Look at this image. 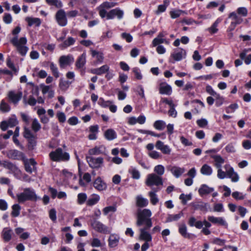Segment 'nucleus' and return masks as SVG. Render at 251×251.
<instances>
[{"instance_id":"21","label":"nucleus","mask_w":251,"mask_h":251,"mask_svg":"<svg viewBox=\"0 0 251 251\" xmlns=\"http://www.w3.org/2000/svg\"><path fill=\"white\" fill-rule=\"evenodd\" d=\"M93 186L95 188L100 191L104 190L107 188L106 184L100 177L94 181Z\"/></svg>"},{"instance_id":"42","label":"nucleus","mask_w":251,"mask_h":251,"mask_svg":"<svg viewBox=\"0 0 251 251\" xmlns=\"http://www.w3.org/2000/svg\"><path fill=\"white\" fill-rule=\"evenodd\" d=\"M133 179H138L140 177V173L139 171L135 168L131 167L128 170Z\"/></svg>"},{"instance_id":"52","label":"nucleus","mask_w":251,"mask_h":251,"mask_svg":"<svg viewBox=\"0 0 251 251\" xmlns=\"http://www.w3.org/2000/svg\"><path fill=\"white\" fill-rule=\"evenodd\" d=\"M87 195L85 193H79L77 195V202L79 204H82L85 202L87 199Z\"/></svg>"},{"instance_id":"3","label":"nucleus","mask_w":251,"mask_h":251,"mask_svg":"<svg viewBox=\"0 0 251 251\" xmlns=\"http://www.w3.org/2000/svg\"><path fill=\"white\" fill-rule=\"evenodd\" d=\"M10 42L16 47L18 52L22 55L25 56L28 50L26 46L27 40L25 37H21L19 39L15 36L10 40Z\"/></svg>"},{"instance_id":"63","label":"nucleus","mask_w":251,"mask_h":251,"mask_svg":"<svg viewBox=\"0 0 251 251\" xmlns=\"http://www.w3.org/2000/svg\"><path fill=\"white\" fill-rule=\"evenodd\" d=\"M149 155L152 158L157 159L161 157V155L159 152L155 151H152L149 153Z\"/></svg>"},{"instance_id":"23","label":"nucleus","mask_w":251,"mask_h":251,"mask_svg":"<svg viewBox=\"0 0 251 251\" xmlns=\"http://www.w3.org/2000/svg\"><path fill=\"white\" fill-rule=\"evenodd\" d=\"M104 137L108 141H112L115 139L117 137L116 132L112 128H109L105 130L104 133Z\"/></svg>"},{"instance_id":"4","label":"nucleus","mask_w":251,"mask_h":251,"mask_svg":"<svg viewBox=\"0 0 251 251\" xmlns=\"http://www.w3.org/2000/svg\"><path fill=\"white\" fill-rule=\"evenodd\" d=\"M145 184L149 187H152L153 185L158 186L163 185V181L161 176H158L154 173H151L147 176Z\"/></svg>"},{"instance_id":"20","label":"nucleus","mask_w":251,"mask_h":251,"mask_svg":"<svg viewBox=\"0 0 251 251\" xmlns=\"http://www.w3.org/2000/svg\"><path fill=\"white\" fill-rule=\"evenodd\" d=\"M2 165L4 168L9 170L15 174H19L20 173V170L16 166V165L11 162L4 161L2 163Z\"/></svg>"},{"instance_id":"33","label":"nucleus","mask_w":251,"mask_h":251,"mask_svg":"<svg viewBox=\"0 0 251 251\" xmlns=\"http://www.w3.org/2000/svg\"><path fill=\"white\" fill-rule=\"evenodd\" d=\"M66 77L69 80L64 82V88H67L75 80V74L73 72H69L67 73Z\"/></svg>"},{"instance_id":"5","label":"nucleus","mask_w":251,"mask_h":251,"mask_svg":"<svg viewBox=\"0 0 251 251\" xmlns=\"http://www.w3.org/2000/svg\"><path fill=\"white\" fill-rule=\"evenodd\" d=\"M86 160L89 166L92 168H99L101 167L103 163V158L101 157L95 158L87 156Z\"/></svg>"},{"instance_id":"11","label":"nucleus","mask_w":251,"mask_h":251,"mask_svg":"<svg viewBox=\"0 0 251 251\" xmlns=\"http://www.w3.org/2000/svg\"><path fill=\"white\" fill-rule=\"evenodd\" d=\"M186 55L185 50L182 48H178L175 50V51L171 54V57L175 61H179L181 60L183 58H185Z\"/></svg>"},{"instance_id":"7","label":"nucleus","mask_w":251,"mask_h":251,"mask_svg":"<svg viewBox=\"0 0 251 251\" xmlns=\"http://www.w3.org/2000/svg\"><path fill=\"white\" fill-rule=\"evenodd\" d=\"M224 168L226 170L227 177L230 178L231 181L233 182L238 181L239 176L238 174L234 171V169L231 167L230 165L226 164L224 166Z\"/></svg>"},{"instance_id":"49","label":"nucleus","mask_w":251,"mask_h":251,"mask_svg":"<svg viewBox=\"0 0 251 251\" xmlns=\"http://www.w3.org/2000/svg\"><path fill=\"white\" fill-rule=\"evenodd\" d=\"M31 127L32 130L35 132H37L41 129V125L37 119H34L33 120L31 125Z\"/></svg>"},{"instance_id":"15","label":"nucleus","mask_w":251,"mask_h":251,"mask_svg":"<svg viewBox=\"0 0 251 251\" xmlns=\"http://www.w3.org/2000/svg\"><path fill=\"white\" fill-rule=\"evenodd\" d=\"M13 235V230L9 227H4L1 231V237L5 242L10 241L12 238Z\"/></svg>"},{"instance_id":"60","label":"nucleus","mask_w":251,"mask_h":251,"mask_svg":"<svg viewBox=\"0 0 251 251\" xmlns=\"http://www.w3.org/2000/svg\"><path fill=\"white\" fill-rule=\"evenodd\" d=\"M217 171V176L220 179H224L227 177L226 172L222 170L221 168H218Z\"/></svg>"},{"instance_id":"8","label":"nucleus","mask_w":251,"mask_h":251,"mask_svg":"<svg viewBox=\"0 0 251 251\" xmlns=\"http://www.w3.org/2000/svg\"><path fill=\"white\" fill-rule=\"evenodd\" d=\"M124 14V11L119 8H116L109 11L107 14V19H113L117 17L119 20L123 18Z\"/></svg>"},{"instance_id":"16","label":"nucleus","mask_w":251,"mask_h":251,"mask_svg":"<svg viewBox=\"0 0 251 251\" xmlns=\"http://www.w3.org/2000/svg\"><path fill=\"white\" fill-rule=\"evenodd\" d=\"M7 156L9 158L14 160H20L24 158L23 152L17 150H12L7 152Z\"/></svg>"},{"instance_id":"2","label":"nucleus","mask_w":251,"mask_h":251,"mask_svg":"<svg viewBox=\"0 0 251 251\" xmlns=\"http://www.w3.org/2000/svg\"><path fill=\"white\" fill-rule=\"evenodd\" d=\"M16 197L19 203H24L27 201H36L40 199L34 190L31 188H25L23 192L17 194Z\"/></svg>"},{"instance_id":"32","label":"nucleus","mask_w":251,"mask_h":251,"mask_svg":"<svg viewBox=\"0 0 251 251\" xmlns=\"http://www.w3.org/2000/svg\"><path fill=\"white\" fill-rule=\"evenodd\" d=\"M184 214L182 211H180L177 214H169L166 218V222H172L174 221H177L183 217Z\"/></svg>"},{"instance_id":"28","label":"nucleus","mask_w":251,"mask_h":251,"mask_svg":"<svg viewBox=\"0 0 251 251\" xmlns=\"http://www.w3.org/2000/svg\"><path fill=\"white\" fill-rule=\"evenodd\" d=\"M91 52L92 57L96 58L98 63H101L103 62L104 56L102 52L93 50H91Z\"/></svg>"},{"instance_id":"25","label":"nucleus","mask_w":251,"mask_h":251,"mask_svg":"<svg viewBox=\"0 0 251 251\" xmlns=\"http://www.w3.org/2000/svg\"><path fill=\"white\" fill-rule=\"evenodd\" d=\"M104 147L102 146H96L89 150L88 153L91 155H97L102 154L104 151Z\"/></svg>"},{"instance_id":"29","label":"nucleus","mask_w":251,"mask_h":251,"mask_svg":"<svg viewBox=\"0 0 251 251\" xmlns=\"http://www.w3.org/2000/svg\"><path fill=\"white\" fill-rule=\"evenodd\" d=\"M214 190L213 188L209 187L205 184H202L199 190V194L202 196L211 193Z\"/></svg>"},{"instance_id":"6","label":"nucleus","mask_w":251,"mask_h":251,"mask_svg":"<svg viewBox=\"0 0 251 251\" xmlns=\"http://www.w3.org/2000/svg\"><path fill=\"white\" fill-rule=\"evenodd\" d=\"M228 18L232 20L229 25L230 30H234L237 25L241 24L243 22V19L235 12L230 13L228 15Z\"/></svg>"},{"instance_id":"31","label":"nucleus","mask_w":251,"mask_h":251,"mask_svg":"<svg viewBox=\"0 0 251 251\" xmlns=\"http://www.w3.org/2000/svg\"><path fill=\"white\" fill-rule=\"evenodd\" d=\"M215 162L214 165L217 168H222V164L225 162L224 159L220 155H211Z\"/></svg>"},{"instance_id":"26","label":"nucleus","mask_w":251,"mask_h":251,"mask_svg":"<svg viewBox=\"0 0 251 251\" xmlns=\"http://www.w3.org/2000/svg\"><path fill=\"white\" fill-rule=\"evenodd\" d=\"M86 54L85 52H83L80 56L78 57L75 63L76 68L81 69L84 66L86 63Z\"/></svg>"},{"instance_id":"34","label":"nucleus","mask_w":251,"mask_h":251,"mask_svg":"<svg viewBox=\"0 0 251 251\" xmlns=\"http://www.w3.org/2000/svg\"><path fill=\"white\" fill-rule=\"evenodd\" d=\"M25 20L27 22L28 25L30 26L33 25L39 26L41 23L40 19L38 18L27 17Z\"/></svg>"},{"instance_id":"53","label":"nucleus","mask_w":251,"mask_h":251,"mask_svg":"<svg viewBox=\"0 0 251 251\" xmlns=\"http://www.w3.org/2000/svg\"><path fill=\"white\" fill-rule=\"evenodd\" d=\"M74 61V58L72 55L64 56V65H70Z\"/></svg>"},{"instance_id":"41","label":"nucleus","mask_w":251,"mask_h":251,"mask_svg":"<svg viewBox=\"0 0 251 251\" xmlns=\"http://www.w3.org/2000/svg\"><path fill=\"white\" fill-rule=\"evenodd\" d=\"M166 126V123L162 120L156 121L153 124L154 127L159 130H163Z\"/></svg>"},{"instance_id":"1","label":"nucleus","mask_w":251,"mask_h":251,"mask_svg":"<svg viewBox=\"0 0 251 251\" xmlns=\"http://www.w3.org/2000/svg\"><path fill=\"white\" fill-rule=\"evenodd\" d=\"M151 214V211L149 209H139L137 211V226H140L143 224L145 225V227L139 229V239L145 242H151L152 240L151 234L147 231L152 226V222L150 218Z\"/></svg>"},{"instance_id":"12","label":"nucleus","mask_w":251,"mask_h":251,"mask_svg":"<svg viewBox=\"0 0 251 251\" xmlns=\"http://www.w3.org/2000/svg\"><path fill=\"white\" fill-rule=\"evenodd\" d=\"M76 178V175L74 172L64 169V182H65L71 185L74 183Z\"/></svg>"},{"instance_id":"54","label":"nucleus","mask_w":251,"mask_h":251,"mask_svg":"<svg viewBox=\"0 0 251 251\" xmlns=\"http://www.w3.org/2000/svg\"><path fill=\"white\" fill-rule=\"evenodd\" d=\"M99 104L102 107H107L112 103V102L110 100L105 101L104 99L102 98H100L99 102Z\"/></svg>"},{"instance_id":"50","label":"nucleus","mask_w":251,"mask_h":251,"mask_svg":"<svg viewBox=\"0 0 251 251\" xmlns=\"http://www.w3.org/2000/svg\"><path fill=\"white\" fill-rule=\"evenodd\" d=\"M7 122L9 126L10 127H14L18 124V121L15 115H13Z\"/></svg>"},{"instance_id":"56","label":"nucleus","mask_w":251,"mask_h":251,"mask_svg":"<svg viewBox=\"0 0 251 251\" xmlns=\"http://www.w3.org/2000/svg\"><path fill=\"white\" fill-rule=\"evenodd\" d=\"M238 105L236 103L231 104L226 108V112L227 113H233L237 109Z\"/></svg>"},{"instance_id":"58","label":"nucleus","mask_w":251,"mask_h":251,"mask_svg":"<svg viewBox=\"0 0 251 251\" xmlns=\"http://www.w3.org/2000/svg\"><path fill=\"white\" fill-rule=\"evenodd\" d=\"M164 41V39H161L156 37L152 40V46L154 47L160 45V44H163Z\"/></svg>"},{"instance_id":"14","label":"nucleus","mask_w":251,"mask_h":251,"mask_svg":"<svg viewBox=\"0 0 251 251\" xmlns=\"http://www.w3.org/2000/svg\"><path fill=\"white\" fill-rule=\"evenodd\" d=\"M49 156L53 161H60L63 160V151L61 148L56 149L55 151H51L49 154Z\"/></svg>"},{"instance_id":"55","label":"nucleus","mask_w":251,"mask_h":251,"mask_svg":"<svg viewBox=\"0 0 251 251\" xmlns=\"http://www.w3.org/2000/svg\"><path fill=\"white\" fill-rule=\"evenodd\" d=\"M50 69L53 75L56 78L59 77V74L57 67L53 63L50 64Z\"/></svg>"},{"instance_id":"45","label":"nucleus","mask_w":251,"mask_h":251,"mask_svg":"<svg viewBox=\"0 0 251 251\" xmlns=\"http://www.w3.org/2000/svg\"><path fill=\"white\" fill-rule=\"evenodd\" d=\"M46 2L50 6H54L57 8L62 6V2L60 0H46Z\"/></svg>"},{"instance_id":"18","label":"nucleus","mask_w":251,"mask_h":251,"mask_svg":"<svg viewBox=\"0 0 251 251\" xmlns=\"http://www.w3.org/2000/svg\"><path fill=\"white\" fill-rule=\"evenodd\" d=\"M159 188H152V191L148 193V196L150 199V201L153 205H156L159 202V199L156 193L160 190Z\"/></svg>"},{"instance_id":"27","label":"nucleus","mask_w":251,"mask_h":251,"mask_svg":"<svg viewBox=\"0 0 251 251\" xmlns=\"http://www.w3.org/2000/svg\"><path fill=\"white\" fill-rule=\"evenodd\" d=\"M109 69V67L108 65H104L100 68L92 70L91 72L93 74L101 75L105 73H107Z\"/></svg>"},{"instance_id":"10","label":"nucleus","mask_w":251,"mask_h":251,"mask_svg":"<svg viewBox=\"0 0 251 251\" xmlns=\"http://www.w3.org/2000/svg\"><path fill=\"white\" fill-rule=\"evenodd\" d=\"M23 96L22 92L21 91L16 92L14 91H10L7 94L9 100L14 104H17Z\"/></svg>"},{"instance_id":"43","label":"nucleus","mask_w":251,"mask_h":251,"mask_svg":"<svg viewBox=\"0 0 251 251\" xmlns=\"http://www.w3.org/2000/svg\"><path fill=\"white\" fill-rule=\"evenodd\" d=\"M154 172L158 176L162 177V176L164 174L165 168L162 165H158L154 167Z\"/></svg>"},{"instance_id":"62","label":"nucleus","mask_w":251,"mask_h":251,"mask_svg":"<svg viewBox=\"0 0 251 251\" xmlns=\"http://www.w3.org/2000/svg\"><path fill=\"white\" fill-rule=\"evenodd\" d=\"M75 42V40L73 37H69L67 40L64 41V48L73 45Z\"/></svg>"},{"instance_id":"38","label":"nucleus","mask_w":251,"mask_h":251,"mask_svg":"<svg viewBox=\"0 0 251 251\" xmlns=\"http://www.w3.org/2000/svg\"><path fill=\"white\" fill-rule=\"evenodd\" d=\"M21 207L19 204H14L12 206L11 215L13 217H17L19 216Z\"/></svg>"},{"instance_id":"13","label":"nucleus","mask_w":251,"mask_h":251,"mask_svg":"<svg viewBox=\"0 0 251 251\" xmlns=\"http://www.w3.org/2000/svg\"><path fill=\"white\" fill-rule=\"evenodd\" d=\"M91 225L93 228L98 232L103 233L108 232V227L98 221H94Z\"/></svg>"},{"instance_id":"19","label":"nucleus","mask_w":251,"mask_h":251,"mask_svg":"<svg viewBox=\"0 0 251 251\" xmlns=\"http://www.w3.org/2000/svg\"><path fill=\"white\" fill-rule=\"evenodd\" d=\"M208 220L210 222L214 224H218L219 225L227 226V224L223 217H215L213 216L208 217Z\"/></svg>"},{"instance_id":"17","label":"nucleus","mask_w":251,"mask_h":251,"mask_svg":"<svg viewBox=\"0 0 251 251\" xmlns=\"http://www.w3.org/2000/svg\"><path fill=\"white\" fill-rule=\"evenodd\" d=\"M159 91L162 95H171L172 93V87L166 83H161L159 85Z\"/></svg>"},{"instance_id":"46","label":"nucleus","mask_w":251,"mask_h":251,"mask_svg":"<svg viewBox=\"0 0 251 251\" xmlns=\"http://www.w3.org/2000/svg\"><path fill=\"white\" fill-rule=\"evenodd\" d=\"M55 19L58 24L61 25H63V10H59L55 15Z\"/></svg>"},{"instance_id":"59","label":"nucleus","mask_w":251,"mask_h":251,"mask_svg":"<svg viewBox=\"0 0 251 251\" xmlns=\"http://www.w3.org/2000/svg\"><path fill=\"white\" fill-rule=\"evenodd\" d=\"M225 150L228 153H234L236 151L235 146L233 143H229L226 146Z\"/></svg>"},{"instance_id":"40","label":"nucleus","mask_w":251,"mask_h":251,"mask_svg":"<svg viewBox=\"0 0 251 251\" xmlns=\"http://www.w3.org/2000/svg\"><path fill=\"white\" fill-rule=\"evenodd\" d=\"M208 206V204L207 203H204L202 202H200L198 203H195L193 204V207L195 210H200L204 211H207Z\"/></svg>"},{"instance_id":"64","label":"nucleus","mask_w":251,"mask_h":251,"mask_svg":"<svg viewBox=\"0 0 251 251\" xmlns=\"http://www.w3.org/2000/svg\"><path fill=\"white\" fill-rule=\"evenodd\" d=\"M236 13L238 15H241L243 17H246L248 14V10L245 7H239L237 9Z\"/></svg>"},{"instance_id":"35","label":"nucleus","mask_w":251,"mask_h":251,"mask_svg":"<svg viewBox=\"0 0 251 251\" xmlns=\"http://www.w3.org/2000/svg\"><path fill=\"white\" fill-rule=\"evenodd\" d=\"M201 173L205 176H210L213 172L212 168L207 164H204L201 169Z\"/></svg>"},{"instance_id":"61","label":"nucleus","mask_w":251,"mask_h":251,"mask_svg":"<svg viewBox=\"0 0 251 251\" xmlns=\"http://www.w3.org/2000/svg\"><path fill=\"white\" fill-rule=\"evenodd\" d=\"M214 211L217 212H221L224 211L223 205L222 203H216L213 207Z\"/></svg>"},{"instance_id":"37","label":"nucleus","mask_w":251,"mask_h":251,"mask_svg":"<svg viewBox=\"0 0 251 251\" xmlns=\"http://www.w3.org/2000/svg\"><path fill=\"white\" fill-rule=\"evenodd\" d=\"M119 237L115 235H111L109 238V246L110 247H116L119 242Z\"/></svg>"},{"instance_id":"9","label":"nucleus","mask_w":251,"mask_h":251,"mask_svg":"<svg viewBox=\"0 0 251 251\" xmlns=\"http://www.w3.org/2000/svg\"><path fill=\"white\" fill-rule=\"evenodd\" d=\"M36 162L33 158L24 160V165L25 171L30 174L36 171Z\"/></svg>"},{"instance_id":"47","label":"nucleus","mask_w":251,"mask_h":251,"mask_svg":"<svg viewBox=\"0 0 251 251\" xmlns=\"http://www.w3.org/2000/svg\"><path fill=\"white\" fill-rule=\"evenodd\" d=\"M10 110V107L4 100L0 103V110L2 112H7Z\"/></svg>"},{"instance_id":"57","label":"nucleus","mask_w":251,"mask_h":251,"mask_svg":"<svg viewBox=\"0 0 251 251\" xmlns=\"http://www.w3.org/2000/svg\"><path fill=\"white\" fill-rule=\"evenodd\" d=\"M91 246L92 247H100L102 246V243L98 238H93L91 242Z\"/></svg>"},{"instance_id":"39","label":"nucleus","mask_w":251,"mask_h":251,"mask_svg":"<svg viewBox=\"0 0 251 251\" xmlns=\"http://www.w3.org/2000/svg\"><path fill=\"white\" fill-rule=\"evenodd\" d=\"M100 196L96 194H94L87 201V204L89 206H92L96 204L100 200Z\"/></svg>"},{"instance_id":"36","label":"nucleus","mask_w":251,"mask_h":251,"mask_svg":"<svg viewBox=\"0 0 251 251\" xmlns=\"http://www.w3.org/2000/svg\"><path fill=\"white\" fill-rule=\"evenodd\" d=\"M187 226L185 224L179 225V233L184 238H190V234L187 232Z\"/></svg>"},{"instance_id":"48","label":"nucleus","mask_w":251,"mask_h":251,"mask_svg":"<svg viewBox=\"0 0 251 251\" xmlns=\"http://www.w3.org/2000/svg\"><path fill=\"white\" fill-rule=\"evenodd\" d=\"M160 102L168 104L170 108L176 106V105L174 103L173 100L171 99H168L167 98H162L160 100Z\"/></svg>"},{"instance_id":"22","label":"nucleus","mask_w":251,"mask_h":251,"mask_svg":"<svg viewBox=\"0 0 251 251\" xmlns=\"http://www.w3.org/2000/svg\"><path fill=\"white\" fill-rule=\"evenodd\" d=\"M149 204L148 200L142 195H138L136 197V205L139 207H146Z\"/></svg>"},{"instance_id":"30","label":"nucleus","mask_w":251,"mask_h":251,"mask_svg":"<svg viewBox=\"0 0 251 251\" xmlns=\"http://www.w3.org/2000/svg\"><path fill=\"white\" fill-rule=\"evenodd\" d=\"M170 171L176 177L178 178L184 173L185 169L183 168L174 166L171 168Z\"/></svg>"},{"instance_id":"51","label":"nucleus","mask_w":251,"mask_h":251,"mask_svg":"<svg viewBox=\"0 0 251 251\" xmlns=\"http://www.w3.org/2000/svg\"><path fill=\"white\" fill-rule=\"evenodd\" d=\"M117 4L118 3L117 2L105 1L103 2L100 6V7L105 9H109L117 5Z\"/></svg>"},{"instance_id":"44","label":"nucleus","mask_w":251,"mask_h":251,"mask_svg":"<svg viewBox=\"0 0 251 251\" xmlns=\"http://www.w3.org/2000/svg\"><path fill=\"white\" fill-rule=\"evenodd\" d=\"M185 13V12L181 10L174 9L170 11V15L172 19H176L179 17L181 13Z\"/></svg>"},{"instance_id":"24","label":"nucleus","mask_w":251,"mask_h":251,"mask_svg":"<svg viewBox=\"0 0 251 251\" xmlns=\"http://www.w3.org/2000/svg\"><path fill=\"white\" fill-rule=\"evenodd\" d=\"M222 19L220 18H218L214 23L212 25L207 28L206 30L208 31L211 34H213L216 33L219 29L218 28L219 24L221 22Z\"/></svg>"}]
</instances>
